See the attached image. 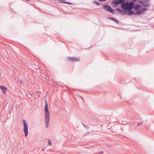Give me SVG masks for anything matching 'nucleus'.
<instances>
[{
	"label": "nucleus",
	"instance_id": "12",
	"mask_svg": "<svg viewBox=\"0 0 154 154\" xmlns=\"http://www.w3.org/2000/svg\"><path fill=\"white\" fill-rule=\"evenodd\" d=\"M118 0H114L113 1V3L114 5H117L119 4V3H118Z\"/></svg>",
	"mask_w": 154,
	"mask_h": 154
},
{
	"label": "nucleus",
	"instance_id": "11",
	"mask_svg": "<svg viewBox=\"0 0 154 154\" xmlns=\"http://www.w3.org/2000/svg\"><path fill=\"white\" fill-rule=\"evenodd\" d=\"M140 6L138 5H136L134 7V8L136 10H138L140 8Z\"/></svg>",
	"mask_w": 154,
	"mask_h": 154
},
{
	"label": "nucleus",
	"instance_id": "6",
	"mask_svg": "<svg viewBox=\"0 0 154 154\" xmlns=\"http://www.w3.org/2000/svg\"><path fill=\"white\" fill-rule=\"evenodd\" d=\"M68 59L69 61L72 62L78 61L79 60V59L74 57H68Z\"/></svg>",
	"mask_w": 154,
	"mask_h": 154
},
{
	"label": "nucleus",
	"instance_id": "14",
	"mask_svg": "<svg viewBox=\"0 0 154 154\" xmlns=\"http://www.w3.org/2000/svg\"><path fill=\"white\" fill-rule=\"evenodd\" d=\"M118 3H119V4L121 3H123L124 2V1L125 0H118Z\"/></svg>",
	"mask_w": 154,
	"mask_h": 154
},
{
	"label": "nucleus",
	"instance_id": "10",
	"mask_svg": "<svg viewBox=\"0 0 154 154\" xmlns=\"http://www.w3.org/2000/svg\"><path fill=\"white\" fill-rule=\"evenodd\" d=\"M109 19H111V20L114 21L115 22L117 23H119V21L115 19V18H114L113 17H109Z\"/></svg>",
	"mask_w": 154,
	"mask_h": 154
},
{
	"label": "nucleus",
	"instance_id": "3",
	"mask_svg": "<svg viewBox=\"0 0 154 154\" xmlns=\"http://www.w3.org/2000/svg\"><path fill=\"white\" fill-rule=\"evenodd\" d=\"M132 9H128V11H125L120 9H117V10L121 14L124 15H131L134 14V12L131 10Z\"/></svg>",
	"mask_w": 154,
	"mask_h": 154
},
{
	"label": "nucleus",
	"instance_id": "15",
	"mask_svg": "<svg viewBox=\"0 0 154 154\" xmlns=\"http://www.w3.org/2000/svg\"><path fill=\"white\" fill-rule=\"evenodd\" d=\"M51 145V141L50 140H48V145L50 146Z\"/></svg>",
	"mask_w": 154,
	"mask_h": 154
},
{
	"label": "nucleus",
	"instance_id": "16",
	"mask_svg": "<svg viewBox=\"0 0 154 154\" xmlns=\"http://www.w3.org/2000/svg\"><path fill=\"white\" fill-rule=\"evenodd\" d=\"M142 124V123H138L137 124V125H141V124Z\"/></svg>",
	"mask_w": 154,
	"mask_h": 154
},
{
	"label": "nucleus",
	"instance_id": "17",
	"mask_svg": "<svg viewBox=\"0 0 154 154\" xmlns=\"http://www.w3.org/2000/svg\"><path fill=\"white\" fill-rule=\"evenodd\" d=\"M132 1H134V2H136L137 1V0H132Z\"/></svg>",
	"mask_w": 154,
	"mask_h": 154
},
{
	"label": "nucleus",
	"instance_id": "9",
	"mask_svg": "<svg viewBox=\"0 0 154 154\" xmlns=\"http://www.w3.org/2000/svg\"><path fill=\"white\" fill-rule=\"evenodd\" d=\"M0 87L4 93H5L7 91V88L4 85H0Z\"/></svg>",
	"mask_w": 154,
	"mask_h": 154
},
{
	"label": "nucleus",
	"instance_id": "8",
	"mask_svg": "<svg viewBox=\"0 0 154 154\" xmlns=\"http://www.w3.org/2000/svg\"><path fill=\"white\" fill-rule=\"evenodd\" d=\"M146 8H143L141 9H139L136 12L137 14H140L142 13L143 11L146 10Z\"/></svg>",
	"mask_w": 154,
	"mask_h": 154
},
{
	"label": "nucleus",
	"instance_id": "13",
	"mask_svg": "<svg viewBox=\"0 0 154 154\" xmlns=\"http://www.w3.org/2000/svg\"><path fill=\"white\" fill-rule=\"evenodd\" d=\"M60 3H66L69 4H72V3L70 2H68L66 1H61L60 2Z\"/></svg>",
	"mask_w": 154,
	"mask_h": 154
},
{
	"label": "nucleus",
	"instance_id": "7",
	"mask_svg": "<svg viewBox=\"0 0 154 154\" xmlns=\"http://www.w3.org/2000/svg\"><path fill=\"white\" fill-rule=\"evenodd\" d=\"M139 3L145 7H147L149 6L148 3L146 1H140Z\"/></svg>",
	"mask_w": 154,
	"mask_h": 154
},
{
	"label": "nucleus",
	"instance_id": "2",
	"mask_svg": "<svg viewBox=\"0 0 154 154\" xmlns=\"http://www.w3.org/2000/svg\"><path fill=\"white\" fill-rule=\"evenodd\" d=\"M134 3L131 2L129 3L125 2L122 3L121 7L124 9L127 10L132 9L134 5Z\"/></svg>",
	"mask_w": 154,
	"mask_h": 154
},
{
	"label": "nucleus",
	"instance_id": "4",
	"mask_svg": "<svg viewBox=\"0 0 154 154\" xmlns=\"http://www.w3.org/2000/svg\"><path fill=\"white\" fill-rule=\"evenodd\" d=\"M23 124L24 125L23 131L25 136L26 137L28 134V127L27 123L24 119L23 120Z\"/></svg>",
	"mask_w": 154,
	"mask_h": 154
},
{
	"label": "nucleus",
	"instance_id": "1",
	"mask_svg": "<svg viewBox=\"0 0 154 154\" xmlns=\"http://www.w3.org/2000/svg\"><path fill=\"white\" fill-rule=\"evenodd\" d=\"M45 126L46 128L49 127L50 120V113L48 109V105L47 101H45Z\"/></svg>",
	"mask_w": 154,
	"mask_h": 154
},
{
	"label": "nucleus",
	"instance_id": "5",
	"mask_svg": "<svg viewBox=\"0 0 154 154\" xmlns=\"http://www.w3.org/2000/svg\"><path fill=\"white\" fill-rule=\"evenodd\" d=\"M103 8L106 11H110L113 14H114L115 13V10L112 8L110 6H109L107 5H104Z\"/></svg>",
	"mask_w": 154,
	"mask_h": 154
}]
</instances>
